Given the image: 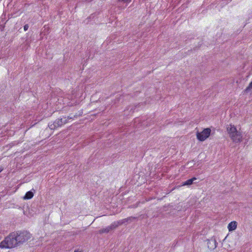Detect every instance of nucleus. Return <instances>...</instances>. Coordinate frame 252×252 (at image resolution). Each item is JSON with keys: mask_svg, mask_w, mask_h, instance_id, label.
I'll list each match as a JSON object with an SVG mask.
<instances>
[{"mask_svg": "<svg viewBox=\"0 0 252 252\" xmlns=\"http://www.w3.org/2000/svg\"><path fill=\"white\" fill-rule=\"evenodd\" d=\"M19 243H23L31 238V234L27 231L15 232Z\"/></svg>", "mask_w": 252, "mask_h": 252, "instance_id": "3", "label": "nucleus"}, {"mask_svg": "<svg viewBox=\"0 0 252 252\" xmlns=\"http://www.w3.org/2000/svg\"><path fill=\"white\" fill-rule=\"evenodd\" d=\"M211 130L210 128L204 129L201 132H197L196 137L200 141H204L207 139L211 134Z\"/></svg>", "mask_w": 252, "mask_h": 252, "instance_id": "4", "label": "nucleus"}, {"mask_svg": "<svg viewBox=\"0 0 252 252\" xmlns=\"http://www.w3.org/2000/svg\"><path fill=\"white\" fill-rule=\"evenodd\" d=\"M226 131L233 142L239 143L242 141V133L240 131L237 130L236 127L234 125L229 124L227 125Z\"/></svg>", "mask_w": 252, "mask_h": 252, "instance_id": "1", "label": "nucleus"}, {"mask_svg": "<svg viewBox=\"0 0 252 252\" xmlns=\"http://www.w3.org/2000/svg\"><path fill=\"white\" fill-rule=\"evenodd\" d=\"M196 180L195 177H193L191 179H189L183 183L182 186H189L191 185L193 182Z\"/></svg>", "mask_w": 252, "mask_h": 252, "instance_id": "8", "label": "nucleus"}, {"mask_svg": "<svg viewBox=\"0 0 252 252\" xmlns=\"http://www.w3.org/2000/svg\"><path fill=\"white\" fill-rule=\"evenodd\" d=\"M28 28H29V26L28 25H26L24 26V30L25 31H26L27 30H28Z\"/></svg>", "mask_w": 252, "mask_h": 252, "instance_id": "12", "label": "nucleus"}, {"mask_svg": "<svg viewBox=\"0 0 252 252\" xmlns=\"http://www.w3.org/2000/svg\"><path fill=\"white\" fill-rule=\"evenodd\" d=\"M237 223L235 221H232L230 222L228 224V226H227L228 230L229 231H233V230H234L235 229H236V228L237 227Z\"/></svg>", "mask_w": 252, "mask_h": 252, "instance_id": "6", "label": "nucleus"}, {"mask_svg": "<svg viewBox=\"0 0 252 252\" xmlns=\"http://www.w3.org/2000/svg\"><path fill=\"white\" fill-rule=\"evenodd\" d=\"M1 171V170H0V172Z\"/></svg>", "mask_w": 252, "mask_h": 252, "instance_id": "14", "label": "nucleus"}, {"mask_svg": "<svg viewBox=\"0 0 252 252\" xmlns=\"http://www.w3.org/2000/svg\"><path fill=\"white\" fill-rule=\"evenodd\" d=\"M252 90V81L249 84V86L245 90V92H248Z\"/></svg>", "mask_w": 252, "mask_h": 252, "instance_id": "10", "label": "nucleus"}, {"mask_svg": "<svg viewBox=\"0 0 252 252\" xmlns=\"http://www.w3.org/2000/svg\"><path fill=\"white\" fill-rule=\"evenodd\" d=\"M33 196V193L31 191L27 192L24 197V199H30Z\"/></svg>", "mask_w": 252, "mask_h": 252, "instance_id": "9", "label": "nucleus"}, {"mask_svg": "<svg viewBox=\"0 0 252 252\" xmlns=\"http://www.w3.org/2000/svg\"><path fill=\"white\" fill-rule=\"evenodd\" d=\"M19 242L16 237V233H10L5 239L0 243V248H12L16 247Z\"/></svg>", "mask_w": 252, "mask_h": 252, "instance_id": "2", "label": "nucleus"}, {"mask_svg": "<svg viewBox=\"0 0 252 252\" xmlns=\"http://www.w3.org/2000/svg\"><path fill=\"white\" fill-rule=\"evenodd\" d=\"M71 118L68 117L67 119L64 117L63 118H61L57 119L54 122L53 125H50L49 126V127L51 129H53L55 128H57L59 127H60L62 126L63 125L66 124L68 119H71Z\"/></svg>", "mask_w": 252, "mask_h": 252, "instance_id": "5", "label": "nucleus"}, {"mask_svg": "<svg viewBox=\"0 0 252 252\" xmlns=\"http://www.w3.org/2000/svg\"><path fill=\"white\" fill-rule=\"evenodd\" d=\"M117 225H116L115 226L113 224L108 226L107 227L105 228L99 230V233H108L111 230L114 229L115 228L116 226H117Z\"/></svg>", "mask_w": 252, "mask_h": 252, "instance_id": "7", "label": "nucleus"}, {"mask_svg": "<svg viewBox=\"0 0 252 252\" xmlns=\"http://www.w3.org/2000/svg\"><path fill=\"white\" fill-rule=\"evenodd\" d=\"M74 252H81V251H80L79 250H75Z\"/></svg>", "mask_w": 252, "mask_h": 252, "instance_id": "13", "label": "nucleus"}, {"mask_svg": "<svg viewBox=\"0 0 252 252\" xmlns=\"http://www.w3.org/2000/svg\"><path fill=\"white\" fill-rule=\"evenodd\" d=\"M118 1L124 2L126 3H129L131 1V0H118Z\"/></svg>", "mask_w": 252, "mask_h": 252, "instance_id": "11", "label": "nucleus"}]
</instances>
